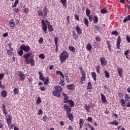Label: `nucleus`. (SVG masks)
Instances as JSON below:
<instances>
[{
  "mask_svg": "<svg viewBox=\"0 0 130 130\" xmlns=\"http://www.w3.org/2000/svg\"><path fill=\"white\" fill-rule=\"evenodd\" d=\"M76 30L78 34H82V29L80 28V27L77 26L76 27Z\"/></svg>",
  "mask_w": 130,
  "mask_h": 130,
  "instance_id": "23",
  "label": "nucleus"
},
{
  "mask_svg": "<svg viewBox=\"0 0 130 130\" xmlns=\"http://www.w3.org/2000/svg\"><path fill=\"white\" fill-rule=\"evenodd\" d=\"M16 75H17V76L19 77L21 81H23V80H25V74H24V73L23 72L17 71L16 72Z\"/></svg>",
  "mask_w": 130,
  "mask_h": 130,
  "instance_id": "3",
  "label": "nucleus"
},
{
  "mask_svg": "<svg viewBox=\"0 0 130 130\" xmlns=\"http://www.w3.org/2000/svg\"><path fill=\"white\" fill-rule=\"evenodd\" d=\"M79 124H80V128H82L83 127V124H84V120L80 119L79 120Z\"/></svg>",
  "mask_w": 130,
  "mask_h": 130,
  "instance_id": "26",
  "label": "nucleus"
},
{
  "mask_svg": "<svg viewBox=\"0 0 130 130\" xmlns=\"http://www.w3.org/2000/svg\"><path fill=\"white\" fill-rule=\"evenodd\" d=\"M84 22L87 27H89V21L87 19L86 17L84 18Z\"/></svg>",
  "mask_w": 130,
  "mask_h": 130,
  "instance_id": "32",
  "label": "nucleus"
},
{
  "mask_svg": "<svg viewBox=\"0 0 130 130\" xmlns=\"http://www.w3.org/2000/svg\"><path fill=\"white\" fill-rule=\"evenodd\" d=\"M101 95L102 97V102L103 103H107V101L106 100V98L105 97V95L103 94V93H101Z\"/></svg>",
  "mask_w": 130,
  "mask_h": 130,
  "instance_id": "17",
  "label": "nucleus"
},
{
  "mask_svg": "<svg viewBox=\"0 0 130 130\" xmlns=\"http://www.w3.org/2000/svg\"><path fill=\"white\" fill-rule=\"evenodd\" d=\"M87 120L89 122H92V120H93V118L91 117H88L87 118Z\"/></svg>",
  "mask_w": 130,
  "mask_h": 130,
  "instance_id": "56",
  "label": "nucleus"
},
{
  "mask_svg": "<svg viewBox=\"0 0 130 130\" xmlns=\"http://www.w3.org/2000/svg\"><path fill=\"white\" fill-rule=\"evenodd\" d=\"M108 48H109V51H111V45H110V41H107Z\"/></svg>",
  "mask_w": 130,
  "mask_h": 130,
  "instance_id": "31",
  "label": "nucleus"
},
{
  "mask_svg": "<svg viewBox=\"0 0 130 130\" xmlns=\"http://www.w3.org/2000/svg\"><path fill=\"white\" fill-rule=\"evenodd\" d=\"M39 42L41 44H42V43H43V38H40V39L39 40Z\"/></svg>",
  "mask_w": 130,
  "mask_h": 130,
  "instance_id": "53",
  "label": "nucleus"
},
{
  "mask_svg": "<svg viewBox=\"0 0 130 130\" xmlns=\"http://www.w3.org/2000/svg\"><path fill=\"white\" fill-rule=\"evenodd\" d=\"M2 110L3 111V113L5 114V116L8 114V112H7V109H6V106L5 105H2Z\"/></svg>",
  "mask_w": 130,
  "mask_h": 130,
  "instance_id": "20",
  "label": "nucleus"
},
{
  "mask_svg": "<svg viewBox=\"0 0 130 130\" xmlns=\"http://www.w3.org/2000/svg\"><path fill=\"white\" fill-rule=\"evenodd\" d=\"M2 96L3 98H6V97H7V91L5 90H3L2 92Z\"/></svg>",
  "mask_w": 130,
  "mask_h": 130,
  "instance_id": "30",
  "label": "nucleus"
},
{
  "mask_svg": "<svg viewBox=\"0 0 130 130\" xmlns=\"http://www.w3.org/2000/svg\"><path fill=\"white\" fill-rule=\"evenodd\" d=\"M39 57L42 59H44V58H45V56H44V54H42L39 55Z\"/></svg>",
  "mask_w": 130,
  "mask_h": 130,
  "instance_id": "49",
  "label": "nucleus"
},
{
  "mask_svg": "<svg viewBox=\"0 0 130 130\" xmlns=\"http://www.w3.org/2000/svg\"><path fill=\"white\" fill-rule=\"evenodd\" d=\"M13 119V117H12V115H8L6 118V120L7 121V123L8 125H10L11 123H12V120Z\"/></svg>",
  "mask_w": 130,
  "mask_h": 130,
  "instance_id": "9",
  "label": "nucleus"
},
{
  "mask_svg": "<svg viewBox=\"0 0 130 130\" xmlns=\"http://www.w3.org/2000/svg\"><path fill=\"white\" fill-rule=\"evenodd\" d=\"M23 57L25 58V61L27 64L30 63L32 67L35 66V61L33 59L34 58V54L32 53V52H29L24 54Z\"/></svg>",
  "mask_w": 130,
  "mask_h": 130,
  "instance_id": "1",
  "label": "nucleus"
},
{
  "mask_svg": "<svg viewBox=\"0 0 130 130\" xmlns=\"http://www.w3.org/2000/svg\"><path fill=\"white\" fill-rule=\"evenodd\" d=\"M13 92H14V95H17V94L19 93V89H18L17 88H15L13 90Z\"/></svg>",
  "mask_w": 130,
  "mask_h": 130,
  "instance_id": "44",
  "label": "nucleus"
},
{
  "mask_svg": "<svg viewBox=\"0 0 130 130\" xmlns=\"http://www.w3.org/2000/svg\"><path fill=\"white\" fill-rule=\"evenodd\" d=\"M64 109L67 110V114H69L71 113V111H72V108L70 107V106L64 105Z\"/></svg>",
  "mask_w": 130,
  "mask_h": 130,
  "instance_id": "10",
  "label": "nucleus"
},
{
  "mask_svg": "<svg viewBox=\"0 0 130 130\" xmlns=\"http://www.w3.org/2000/svg\"><path fill=\"white\" fill-rule=\"evenodd\" d=\"M41 23L43 26L42 28V30H43L45 33H47V24H46L45 21L43 19L41 20Z\"/></svg>",
  "mask_w": 130,
  "mask_h": 130,
  "instance_id": "5",
  "label": "nucleus"
},
{
  "mask_svg": "<svg viewBox=\"0 0 130 130\" xmlns=\"http://www.w3.org/2000/svg\"><path fill=\"white\" fill-rule=\"evenodd\" d=\"M86 14L87 16H90V15L91 14V11H90V10L89 9H86Z\"/></svg>",
  "mask_w": 130,
  "mask_h": 130,
  "instance_id": "42",
  "label": "nucleus"
},
{
  "mask_svg": "<svg viewBox=\"0 0 130 130\" xmlns=\"http://www.w3.org/2000/svg\"><path fill=\"white\" fill-rule=\"evenodd\" d=\"M86 48L88 50V51H91L92 49V45L90 43L87 44Z\"/></svg>",
  "mask_w": 130,
  "mask_h": 130,
  "instance_id": "25",
  "label": "nucleus"
},
{
  "mask_svg": "<svg viewBox=\"0 0 130 130\" xmlns=\"http://www.w3.org/2000/svg\"><path fill=\"white\" fill-rule=\"evenodd\" d=\"M101 13L102 14H106L107 13V10H106V9H103L101 10Z\"/></svg>",
  "mask_w": 130,
  "mask_h": 130,
  "instance_id": "43",
  "label": "nucleus"
},
{
  "mask_svg": "<svg viewBox=\"0 0 130 130\" xmlns=\"http://www.w3.org/2000/svg\"><path fill=\"white\" fill-rule=\"evenodd\" d=\"M56 75H59L62 78H64V76H63V74H62V72L61 71H57L56 72Z\"/></svg>",
  "mask_w": 130,
  "mask_h": 130,
  "instance_id": "29",
  "label": "nucleus"
},
{
  "mask_svg": "<svg viewBox=\"0 0 130 130\" xmlns=\"http://www.w3.org/2000/svg\"><path fill=\"white\" fill-rule=\"evenodd\" d=\"M112 35H115V36H118V32L117 31H113L112 32Z\"/></svg>",
  "mask_w": 130,
  "mask_h": 130,
  "instance_id": "47",
  "label": "nucleus"
},
{
  "mask_svg": "<svg viewBox=\"0 0 130 130\" xmlns=\"http://www.w3.org/2000/svg\"><path fill=\"white\" fill-rule=\"evenodd\" d=\"M54 42H55V44L56 45L55 51H56V52H57V51L58 50V46L57 45V43L58 42V38L57 37H54Z\"/></svg>",
  "mask_w": 130,
  "mask_h": 130,
  "instance_id": "12",
  "label": "nucleus"
},
{
  "mask_svg": "<svg viewBox=\"0 0 130 130\" xmlns=\"http://www.w3.org/2000/svg\"><path fill=\"white\" fill-rule=\"evenodd\" d=\"M125 102L126 103V107H130V96L128 94H125Z\"/></svg>",
  "mask_w": 130,
  "mask_h": 130,
  "instance_id": "4",
  "label": "nucleus"
},
{
  "mask_svg": "<svg viewBox=\"0 0 130 130\" xmlns=\"http://www.w3.org/2000/svg\"><path fill=\"white\" fill-rule=\"evenodd\" d=\"M120 102L121 103L122 106H123V107H124V106H125V105H126L125 102L124 101V100L121 99L120 100Z\"/></svg>",
  "mask_w": 130,
  "mask_h": 130,
  "instance_id": "39",
  "label": "nucleus"
},
{
  "mask_svg": "<svg viewBox=\"0 0 130 130\" xmlns=\"http://www.w3.org/2000/svg\"><path fill=\"white\" fill-rule=\"evenodd\" d=\"M87 89H89V90H92V89H93V87H92V84H91V82H88Z\"/></svg>",
  "mask_w": 130,
  "mask_h": 130,
  "instance_id": "37",
  "label": "nucleus"
},
{
  "mask_svg": "<svg viewBox=\"0 0 130 130\" xmlns=\"http://www.w3.org/2000/svg\"><path fill=\"white\" fill-rule=\"evenodd\" d=\"M95 40H96V41H98V42H99L101 41V38H100V37H96L95 38Z\"/></svg>",
  "mask_w": 130,
  "mask_h": 130,
  "instance_id": "54",
  "label": "nucleus"
},
{
  "mask_svg": "<svg viewBox=\"0 0 130 130\" xmlns=\"http://www.w3.org/2000/svg\"><path fill=\"white\" fill-rule=\"evenodd\" d=\"M75 20H77V21H80V18H79V16H78V14H75L74 15Z\"/></svg>",
  "mask_w": 130,
  "mask_h": 130,
  "instance_id": "51",
  "label": "nucleus"
},
{
  "mask_svg": "<svg viewBox=\"0 0 130 130\" xmlns=\"http://www.w3.org/2000/svg\"><path fill=\"white\" fill-rule=\"evenodd\" d=\"M69 57V54L66 51H63L60 55H59V58L61 63L68 59Z\"/></svg>",
  "mask_w": 130,
  "mask_h": 130,
  "instance_id": "2",
  "label": "nucleus"
},
{
  "mask_svg": "<svg viewBox=\"0 0 130 130\" xmlns=\"http://www.w3.org/2000/svg\"><path fill=\"white\" fill-rule=\"evenodd\" d=\"M67 89L72 91V90H75V85L74 84H70L67 86Z\"/></svg>",
  "mask_w": 130,
  "mask_h": 130,
  "instance_id": "18",
  "label": "nucleus"
},
{
  "mask_svg": "<svg viewBox=\"0 0 130 130\" xmlns=\"http://www.w3.org/2000/svg\"><path fill=\"white\" fill-rule=\"evenodd\" d=\"M69 50H71V51L74 52L76 50V49L75 48V47L70 46H69Z\"/></svg>",
  "mask_w": 130,
  "mask_h": 130,
  "instance_id": "45",
  "label": "nucleus"
},
{
  "mask_svg": "<svg viewBox=\"0 0 130 130\" xmlns=\"http://www.w3.org/2000/svg\"><path fill=\"white\" fill-rule=\"evenodd\" d=\"M94 48H97L98 47V44L97 43H94L93 44Z\"/></svg>",
  "mask_w": 130,
  "mask_h": 130,
  "instance_id": "57",
  "label": "nucleus"
},
{
  "mask_svg": "<svg viewBox=\"0 0 130 130\" xmlns=\"http://www.w3.org/2000/svg\"><path fill=\"white\" fill-rule=\"evenodd\" d=\"M68 103H69L71 107H74V106H75V102H74L72 100H68Z\"/></svg>",
  "mask_w": 130,
  "mask_h": 130,
  "instance_id": "22",
  "label": "nucleus"
},
{
  "mask_svg": "<svg viewBox=\"0 0 130 130\" xmlns=\"http://www.w3.org/2000/svg\"><path fill=\"white\" fill-rule=\"evenodd\" d=\"M110 124H113V125H118V122L116 120H115L113 122H110Z\"/></svg>",
  "mask_w": 130,
  "mask_h": 130,
  "instance_id": "33",
  "label": "nucleus"
},
{
  "mask_svg": "<svg viewBox=\"0 0 130 130\" xmlns=\"http://www.w3.org/2000/svg\"><path fill=\"white\" fill-rule=\"evenodd\" d=\"M94 23H98V17L97 16L95 15L94 16Z\"/></svg>",
  "mask_w": 130,
  "mask_h": 130,
  "instance_id": "46",
  "label": "nucleus"
},
{
  "mask_svg": "<svg viewBox=\"0 0 130 130\" xmlns=\"http://www.w3.org/2000/svg\"><path fill=\"white\" fill-rule=\"evenodd\" d=\"M80 73L81 74L82 76H86V72L84 70L81 71Z\"/></svg>",
  "mask_w": 130,
  "mask_h": 130,
  "instance_id": "52",
  "label": "nucleus"
},
{
  "mask_svg": "<svg viewBox=\"0 0 130 130\" xmlns=\"http://www.w3.org/2000/svg\"><path fill=\"white\" fill-rule=\"evenodd\" d=\"M39 79L41 81H43V82H44V80H45V78H44V77H43V76H42L39 77Z\"/></svg>",
  "mask_w": 130,
  "mask_h": 130,
  "instance_id": "58",
  "label": "nucleus"
},
{
  "mask_svg": "<svg viewBox=\"0 0 130 130\" xmlns=\"http://www.w3.org/2000/svg\"><path fill=\"white\" fill-rule=\"evenodd\" d=\"M126 39L127 41L128 42V43H130V38L128 36H126Z\"/></svg>",
  "mask_w": 130,
  "mask_h": 130,
  "instance_id": "59",
  "label": "nucleus"
},
{
  "mask_svg": "<svg viewBox=\"0 0 130 130\" xmlns=\"http://www.w3.org/2000/svg\"><path fill=\"white\" fill-rule=\"evenodd\" d=\"M54 89L56 91L61 93L62 92V88H61V86L57 85L54 87Z\"/></svg>",
  "mask_w": 130,
  "mask_h": 130,
  "instance_id": "13",
  "label": "nucleus"
},
{
  "mask_svg": "<svg viewBox=\"0 0 130 130\" xmlns=\"http://www.w3.org/2000/svg\"><path fill=\"white\" fill-rule=\"evenodd\" d=\"M68 118H69L70 120H71V121H74V115H73V114L70 113V114H68Z\"/></svg>",
  "mask_w": 130,
  "mask_h": 130,
  "instance_id": "21",
  "label": "nucleus"
},
{
  "mask_svg": "<svg viewBox=\"0 0 130 130\" xmlns=\"http://www.w3.org/2000/svg\"><path fill=\"white\" fill-rule=\"evenodd\" d=\"M14 12H15V13H18L19 12L20 9H18V8H15L13 10Z\"/></svg>",
  "mask_w": 130,
  "mask_h": 130,
  "instance_id": "60",
  "label": "nucleus"
},
{
  "mask_svg": "<svg viewBox=\"0 0 130 130\" xmlns=\"http://www.w3.org/2000/svg\"><path fill=\"white\" fill-rule=\"evenodd\" d=\"M44 84L45 85H48V83L49 82V77H47L45 79H44Z\"/></svg>",
  "mask_w": 130,
  "mask_h": 130,
  "instance_id": "28",
  "label": "nucleus"
},
{
  "mask_svg": "<svg viewBox=\"0 0 130 130\" xmlns=\"http://www.w3.org/2000/svg\"><path fill=\"white\" fill-rule=\"evenodd\" d=\"M14 19H12L10 22V26L12 27H13L14 28H15L16 26V23L14 22Z\"/></svg>",
  "mask_w": 130,
  "mask_h": 130,
  "instance_id": "19",
  "label": "nucleus"
},
{
  "mask_svg": "<svg viewBox=\"0 0 130 130\" xmlns=\"http://www.w3.org/2000/svg\"><path fill=\"white\" fill-rule=\"evenodd\" d=\"M43 15V12H42V11L39 12L38 16H42Z\"/></svg>",
  "mask_w": 130,
  "mask_h": 130,
  "instance_id": "64",
  "label": "nucleus"
},
{
  "mask_svg": "<svg viewBox=\"0 0 130 130\" xmlns=\"http://www.w3.org/2000/svg\"><path fill=\"white\" fill-rule=\"evenodd\" d=\"M47 119H48V118L47 116H44L43 117V120L44 121H46L47 120Z\"/></svg>",
  "mask_w": 130,
  "mask_h": 130,
  "instance_id": "61",
  "label": "nucleus"
},
{
  "mask_svg": "<svg viewBox=\"0 0 130 130\" xmlns=\"http://www.w3.org/2000/svg\"><path fill=\"white\" fill-rule=\"evenodd\" d=\"M52 93L55 97H60V92H59V91H57V90H55Z\"/></svg>",
  "mask_w": 130,
  "mask_h": 130,
  "instance_id": "16",
  "label": "nucleus"
},
{
  "mask_svg": "<svg viewBox=\"0 0 130 130\" xmlns=\"http://www.w3.org/2000/svg\"><path fill=\"white\" fill-rule=\"evenodd\" d=\"M20 49L23 50L25 52H28L30 50V47L28 46L22 45L20 46Z\"/></svg>",
  "mask_w": 130,
  "mask_h": 130,
  "instance_id": "6",
  "label": "nucleus"
},
{
  "mask_svg": "<svg viewBox=\"0 0 130 130\" xmlns=\"http://www.w3.org/2000/svg\"><path fill=\"white\" fill-rule=\"evenodd\" d=\"M23 12L25 13V14H28V13H29V12H30V10H29V8H25L23 9Z\"/></svg>",
  "mask_w": 130,
  "mask_h": 130,
  "instance_id": "40",
  "label": "nucleus"
},
{
  "mask_svg": "<svg viewBox=\"0 0 130 130\" xmlns=\"http://www.w3.org/2000/svg\"><path fill=\"white\" fill-rule=\"evenodd\" d=\"M62 96L64 98L63 102L64 103H68L69 100V97L68 96V95L64 93H62Z\"/></svg>",
  "mask_w": 130,
  "mask_h": 130,
  "instance_id": "14",
  "label": "nucleus"
},
{
  "mask_svg": "<svg viewBox=\"0 0 130 130\" xmlns=\"http://www.w3.org/2000/svg\"><path fill=\"white\" fill-rule=\"evenodd\" d=\"M17 53L19 54V55H20V56H22V55H23V53H24V51L21 49L18 51Z\"/></svg>",
  "mask_w": 130,
  "mask_h": 130,
  "instance_id": "41",
  "label": "nucleus"
},
{
  "mask_svg": "<svg viewBox=\"0 0 130 130\" xmlns=\"http://www.w3.org/2000/svg\"><path fill=\"white\" fill-rule=\"evenodd\" d=\"M43 12H47V7H46V6L44 7Z\"/></svg>",
  "mask_w": 130,
  "mask_h": 130,
  "instance_id": "63",
  "label": "nucleus"
},
{
  "mask_svg": "<svg viewBox=\"0 0 130 130\" xmlns=\"http://www.w3.org/2000/svg\"><path fill=\"white\" fill-rule=\"evenodd\" d=\"M48 29L49 32H52L53 31V28H52V25H51L49 23V25H48Z\"/></svg>",
  "mask_w": 130,
  "mask_h": 130,
  "instance_id": "27",
  "label": "nucleus"
},
{
  "mask_svg": "<svg viewBox=\"0 0 130 130\" xmlns=\"http://www.w3.org/2000/svg\"><path fill=\"white\" fill-rule=\"evenodd\" d=\"M127 21H130V15H129L126 18H124L123 22L126 23Z\"/></svg>",
  "mask_w": 130,
  "mask_h": 130,
  "instance_id": "34",
  "label": "nucleus"
},
{
  "mask_svg": "<svg viewBox=\"0 0 130 130\" xmlns=\"http://www.w3.org/2000/svg\"><path fill=\"white\" fill-rule=\"evenodd\" d=\"M88 19L90 22H92L93 21V15H89Z\"/></svg>",
  "mask_w": 130,
  "mask_h": 130,
  "instance_id": "50",
  "label": "nucleus"
},
{
  "mask_svg": "<svg viewBox=\"0 0 130 130\" xmlns=\"http://www.w3.org/2000/svg\"><path fill=\"white\" fill-rule=\"evenodd\" d=\"M7 53L8 54H9V55H12V54H13V52H12V51H11L10 50H8Z\"/></svg>",
  "mask_w": 130,
  "mask_h": 130,
  "instance_id": "55",
  "label": "nucleus"
},
{
  "mask_svg": "<svg viewBox=\"0 0 130 130\" xmlns=\"http://www.w3.org/2000/svg\"><path fill=\"white\" fill-rule=\"evenodd\" d=\"M120 42H121V39L120 38V36H118L117 40V48L118 49H119V48H120Z\"/></svg>",
  "mask_w": 130,
  "mask_h": 130,
  "instance_id": "11",
  "label": "nucleus"
},
{
  "mask_svg": "<svg viewBox=\"0 0 130 130\" xmlns=\"http://www.w3.org/2000/svg\"><path fill=\"white\" fill-rule=\"evenodd\" d=\"M60 2L63 7L67 8V5H66V4H67V0H60Z\"/></svg>",
  "mask_w": 130,
  "mask_h": 130,
  "instance_id": "36",
  "label": "nucleus"
},
{
  "mask_svg": "<svg viewBox=\"0 0 130 130\" xmlns=\"http://www.w3.org/2000/svg\"><path fill=\"white\" fill-rule=\"evenodd\" d=\"M85 106V110H86V111H87L88 112H90V108H91V106H92V107H94L95 106L94 105V104H90L89 105L87 104H85L84 105Z\"/></svg>",
  "mask_w": 130,
  "mask_h": 130,
  "instance_id": "8",
  "label": "nucleus"
},
{
  "mask_svg": "<svg viewBox=\"0 0 130 130\" xmlns=\"http://www.w3.org/2000/svg\"><path fill=\"white\" fill-rule=\"evenodd\" d=\"M117 71L119 74V77H122L123 74V69L122 68H118Z\"/></svg>",
  "mask_w": 130,
  "mask_h": 130,
  "instance_id": "15",
  "label": "nucleus"
},
{
  "mask_svg": "<svg viewBox=\"0 0 130 130\" xmlns=\"http://www.w3.org/2000/svg\"><path fill=\"white\" fill-rule=\"evenodd\" d=\"M59 84L61 86H64V80H61L60 82H59Z\"/></svg>",
  "mask_w": 130,
  "mask_h": 130,
  "instance_id": "48",
  "label": "nucleus"
},
{
  "mask_svg": "<svg viewBox=\"0 0 130 130\" xmlns=\"http://www.w3.org/2000/svg\"><path fill=\"white\" fill-rule=\"evenodd\" d=\"M100 66H98L95 67V70L97 72L98 74H100V70H101Z\"/></svg>",
  "mask_w": 130,
  "mask_h": 130,
  "instance_id": "38",
  "label": "nucleus"
},
{
  "mask_svg": "<svg viewBox=\"0 0 130 130\" xmlns=\"http://www.w3.org/2000/svg\"><path fill=\"white\" fill-rule=\"evenodd\" d=\"M104 74H105V77H106V78H110V74H109V73H108V72H107V71H105Z\"/></svg>",
  "mask_w": 130,
  "mask_h": 130,
  "instance_id": "35",
  "label": "nucleus"
},
{
  "mask_svg": "<svg viewBox=\"0 0 130 130\" xmlns=\"http://www.w3.org/2000/svg\"><path fill=\"white\" fill-rule=\"evenodd\" d=\"M100 61L101 66H106L107 64V60L105 59V57H102L100 58Z\"/></svg>",
  "mask_w": 130,
  "mask_h": 130,
  "instance_id": "7",
  "label": "nucleus"
},
{
  "mask_svg": "<svg viewBox=\"0 0 130 130\" xmlns=\"http://www.w3.org/2000/svg\"><path fill=\"white\" fill-rule=\"evenodd\" d=\"M118 96L119 98H121L122 97H123V94L122 93H119Z\"/></svg>",
  "mask_w": 130,
  "mask_h": 130,
  "instance_id": "62",
  "label": "nucleus"
},
{
  "mask_svg": "<svg viewBox=\"0 0 130 130\" xmlns=\"http://www.w3.org/2000/svg\"><path fill=\"white\" fill-rule=\"evenodd\" d=\"M91 75H92V78H93V80H94V82H96V81L97 80L96 78V77H97V75L96 74V73L94 72H92L91 73Z\"/></svg>",
  "mask_w": 130,
  "mask_h": 130,
  "instance_id": "24",
  "label": "nucleus"
}]
</instances>
